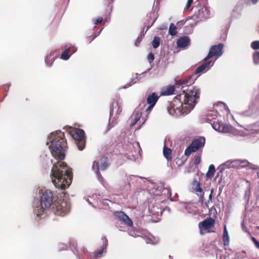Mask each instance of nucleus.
<instances>
[{
  "label": "nucleus",
  "mask_w": 259,
  "mask_h": 259,
  "mask_svg": "<svg viewBox=\"0 0 259 259\" xmlns=\"http://www.w3.org/2000/svg\"><path fill=\"white\" fill-rule=\"evenodd\" d=\"M46 144L52 156L57 160L54 162L51 160L53 164L51 173L52 182L56 188L64 190L70 186L72 179L71 168L62 161L65 158V148L67 145L64 133L61 131L52 132L48 136Z\"/></svg>",
  "instance_id": "f257e3e1"
},
{
  "label": "nucleus",
  "mask_w": 259,
  "mask_h": 259,
  "mask_svg": "<svg viewBox=\"0 0 259 259\" xmlns=\"http://www.w3.org/2000/svg\"><path fill=\"white\" fill-rule=\"evenodd\" d=\"M189 79L176 80V83L182 90V93L176 97L170 106L167 108L169 114L178 117L189 113L195 107L199 99L200 90L197 87L187 89Z\"/></svg>",
  "instance_id": "f03ea898"
},
{
  "label": "nucleus",
  "mask_w": 259,
  "mask_h": 259,
  "mask_svg": "<svg viewBox=\"0 0 259 259\" xmlns=\"http://www.w3.org/2000/svg\"><path fill=\"white\" fill-rule=\"evenodd\" d=\"M53 194L49 190H46L42 194L40 201L34 202L33 207L34 208V213L37 217L42 218L44 215L42 212H44L53 204Z\"/></svg>",
  "instance_id": "7ed1b4c3"
},
{
  "label": "nucleus",
  "mask_w": 259,
  "mask_h": 259,
  "mask_svg": "<svg viewBox=\"0 0 259 259\" xmlns=\"http://www.w3.org/2000/svg\"><path fill=\"white\" fill-rule=\"evenodd\" d=\"M192 9L194 11V14L192 16V18L195 22L190 24L191 28L194 27L198 22L205 20L211 17L209 8L201 4L198 3L193 6Z\"/></svg>",
  "instance_id": "20e7f679"
},
{
  "label": "nucleus",
  "mask_w": 259,
  "mask_h": 259,
  "mask_svg": "<svg viewBox=\"0 0 259 259\" xmlns=\"http://www.w3.org/2000/svg\"><path fill=\"white\" fill-rule=\"evenodd\" d=\"M53 207V211L57 215L64 217L68 214L70 210V203L69 200L63 199L55 203Z\"/></svg>",
  "instance_id": "39448f33"
},
{
  "label": "nucleus",
  "mask_w": 259,
  "mask_h": 259,
  "mask_svg": "<svg viewBox=\"0 0 259 259\" xmlns=\"http://www.w3.org/2000/svg\"><path fill=\"white\" fill-rule=\"evenodd\" d=\"M121 111L122 109L119 105L118 103L113 102L112 103V106L110 107L108 125L105 133L109 131L116 124V120L118 118V115L120 114Z\"/></svg>",
  "instance_id": "423d86ee"
},
{
  "label": "nucleus",
  "mask_w": 259,
  "mask_h": 259,
  "mask_svg": "<svg viewBox=\"0 0 259 259\" xmlns=\"http://www.w3.org/2000/svg\"><path fill=\"white\" fill-rule=\"evenodd\" d=\"M205 143V139L204 137H198L195 138L193 139L189 146L186 149L185 155L187 156H189L192 153L202 148L204 146Z\"/></svg>",
  "instance_id": "0eeeda50"
},
{
  "label": "nucleus",
  "mask_w": 259,
  "mask_h": 259,
  "mask_svg": "<svg viewBox=\"0 0 259 259\" xmlns=\"http://www.w3.org/2000/svg\"><path fill=\"white\" fill-rule=\"evenodd\" d=\"M102 245L101 247V248L96 251L94 253L93 257H92L91 255L90 254H88V252L87 249L83 248L82 249V252L84 254H87V256L88 259H97L98 258H100L102 256V254L103 252H106V249L107 247L108 246V240L107 239L105 236H103L102 237ZM77 252V259H83L80 255L78 253V251L76 250Z\"/></svg>",
  "instance_id": "6e6552de"
},
{
  "label": "nucleus",
  "mask_w": 259,
  "mask_h": 259,
  "mask_svg": "<svg viewBox=\"0 0 259 259\" xmlns=\"http://www.w3.org/2000/svg\"><path fill=\"white\" fill-rule=\"evenodd\" d=\"M70 134L74 140L78 142L77 145L78 149L80 151L82 150L85 147L83 141L84 139V132L83 130L79 128L72 130L70 132Z\"/></svg>",
  "instance_id": "1a4fd4ad"
},
{
  "label": "nucleus",
  "mask_w": 259,
  "mask_h": 259,
  "mask_svg": "<svg viewBox=\"0 0 259 259\" xmlns=\"http://www.w3.org/2000/svg\"><path fill=\"white\" fill-rule=\"evenodd\" d=\"M224 47V45L222 43H220L218 45L212 46L209 49L208 54L203 59V60H208L213 56H215L218 58L221 57L223 54Z\"/></svg>",
  "instance_id": "9d476101"
},
{
  "label": "nucleus",
  "mask_w": 259,
  "mask_h": 259,
  "mask_svg": "<svg viewBox=\"0 0 259 259\" xmlns=\"http://www.w3.org/2000/svg\"><path fill=\"white\" fill-rule=\"evenodd\" d=\"M107 158L104 157L102 159V162L99 166V163L96 161H94L93 163L92 170L94 171L96 176L99 181H102L103 177L101 175L99 171V167L102 170H105L108 167V163L107 162Z\"/></svg>",
  "instance_id": "9b49d317"
},
{
  "label": "nucleus",
  "mask_w": 259,
  "mask_h": 259,
  "mask_svg": "<svg viewBox=\"0 0 259 259\" xmlns=\"http://www.w3.org/2000/svg\"><path fill=\"white\" fill-rule=\"evenodd\" d=\"M240 160L239 159H236L234 160H228L226 162L220 165V168L221 170L219 172H218L215 176V179L217 180L219 178L218 183L219 184H220L222 181V171L224 170L225 169L227 168H230L231 167H234L235 164H240Z\"/></svg>",
  "instance_id": "f8f14e48"
},
{
  "label": "nucleus",
  "mask_w": 259,
  "mask_h": 259,
  "mask_svg": "<svg viewBox=\"0 0 259 259\" xmlns=\"http://www.w3.org/2000/svg\"><path fill=\"white\" fill-rule=\"evenodd\" d=\"M113 215L116 219L119 220L128 227H132L133 225L132 220L121 211H115L113 213Z\"/></svg>",
  "instance_id": "ddd939ff"
},
{
  "label": "nucleus",
  "mask_w": 259,
  "mask_h": 259,
  "mask_svg": "<svg viewBox=\"0 0 259 259\" xmlns=\"http://www.w3.org/2000/svg\"><path fill=\"white\" fill-rule=\"evenodd\" d=\"M214 61L211 60L204 61V62L198 66L195 70V74L203 72L204 70H208L211 66L213 65Z\"/></svg>",
  "instance_id": "4468645a"
},
{
  "label": "nucleus",
  "mask_w": 259,
  "mask_h": 259,
  "mask_svg": "<svg viewBox=\"0 0 259 259\" xmlns=\"http://www.w3.org/2000/svg\"><path fill=\"white\" fill-rule=\"evenodd\" d=\"M142 112L138 109H136L129 118L130 121V126H133L135 125L140 120L142 116Z\"/></svg>",
  "instance_id": "2eb2a0df"
},
{
  "label": "nucleus",
  "mask_w": 259,
  "mask_h": 259,
  "mask_svg": "<svg viewBox=\"0 0 259 259\" xmlns=\"http://www.w3.org/2000/svg\"><path fill=\"white\" fill-rule=\"evenodd\" d=\"M162 193H161V195L164 196L165 197L170 198L171 201H176L177 198L178 196V194H176L174 198H171V189L170 187L167 185L165 184L164 187L162 188Z\"/></svg>",
  "instance_id": "dca6fc26"
},
{
  "label": "nucleus",
  "mask_w": 259,
  "mask_h": 259,
  "mask_svg": "<svg viewBox=\"0 0 259 259\" xmlns=\"http://www.w3.org/2000/svg\"><path fill=\"white\" fill-rule=\"evenodd\" d=\"M190 42V40L188 36H184L179 38L177 41V46L180 48L187 47Z\"/></svg>",
  "instance_id": "f3484780"
},
{
  "label": "nucleus",
  "mask_w": 259,
  "mask_h": 259,
  "mask_svg": "<svg viewBox=\"0 0 259 259\" xmlns=\"http://www.w3.org/2000/svg\"><path fill=\"white\" fill-rule=\"evenodd\" d=\"M57 53V50H54L50 52L45 58V63L47 66L50 67L52 66L56 56L55 54Z\"/></svg>",
  "instance_id": "a211bd4d"
},
{
  "label": "nucleus",
  "mask_w": 259,
  "mask_h": 259,
  "mask_svg": "<svg viewBox=\"0 0 259 259\" xmlns=\"http://www.w3.org/2000/svg\"><path fill=\"white\" fill-rule=\"evenodd\" d=\"M214 223V221L213 219H207L200 222L199 224V227L204 229H208L213 226Z\"/></svg>",
  "instance_id": "6ab92c4d"
},
{
  "label": "nucleus",
  "mask_w": 259,
  "mask_h": 259,
  "mask_svg": "<svg viewBox=\"0 0 259 259\" xmlns=\"http://www.w3.org/2000/svg\"><path fill=\"white\" fill-rule=\"evenodd\" d=\"M159 96L155 92L150 94L147 98V103L148 104L155 105Z\"/></svg>",
  "instance_id": "aec40b11"
},
{
  "label": "nucleus",
  "mask_w": 259,
  "mask_h": 259,
  "mask_svg": "<svg viewBox=\"0 0 259 259\" xmlns=\"http://www.w3.org/2000/svg\"><path fill=\"white\" fill-rule=\"evenodd\" d=\"M129 146L131 147L132 146L135 150L134 152H132V155L133 157V158H130L131 160L136 159V157H138V153L141 150V148L139 142H135L132 144H130Z\"/></svg>",
  "instance_id": "412c9836"
},
{
  "label": "nucleus",
  "mask_w": 259,
  "mask_h": 259,
  "mask_svg": "<svg viewBox=\"0 0 259 259\" xmlns=\"http://www.w3.org/2000/svg\"><path fill=\"white\" fill-rule=\"evenodd\" d=\"M149 211L153 215H158L159 213L160 214V215H161L163 211V210H162L161 208H159L158 205H155L152 207L149 205Z\"/></svg>",
  "instance_id": "4be33fe9"
},
{
  "label": "nucleus",
  "mask_w": 259,
  "mask_h": 259,
  "mask_svg": "<svg viewBox=\"0 0 259 259\" xmlns=\"http://www.w3.org/2000/svg\"><path fill=\"white\" fill-rule=\"evenodd\" d=\"M164 186L165 183L164 182H160L159 186L154 185L153 191L154 194L157 196H161L162 193V188L164 187Z\"/></svg>",
  "instance_id": "5701e85b"
},
{
  "label": "nucleus",
  "mask_w": 259,
  "mask_h": 259,
  "mask_svg": "<svg viewBox=\"0 0 259 259\" xmlns=\"http://www.w3.org/2000/svg\"><path fill=\"white\" fill-rule=\"evenodd\" d=\"M219 113L216 111L212 110L209 111L206 115L207 120L209 122H213L212 119H216Z\"/></svg>",
  "instance_id": "b1692460"
},
{
  "label": "nucleus",
  "mask_w": 259,
  "mask_h": 259,
  "mask_svg": "<svg viewBox=\"0 0 259 259\" xmlns=\"http://www.w3.org/2000/svg\"><path fill=\"white\" fill-rule=\"evenodd\" d=\"M240 164H242V166H248V169H250L252 170H257L259 168V167L257 165L252 164L249 162H248L246 160H240Z\"/></svg>",
  "instance_id": "393cba45"
},
{
  "label": "nucleus",
  "mask_w": 259,
  "mask_h": 259,
  "mask_svg": "<svg viewBox=\"0 0 259 259\" xmlns=\"http://www.w3.org/2000/svg\"><path fill=\"white\" fill-rule=\"evenodd\" d=\"M192 189L196 192L202 193V189L200 186V183L196 180H194L192 183Z\"/></svg>",
  "instance_id": "a878e982"
},
{
  "label": "nucleus",
  "mask_w": 259,
  "mask_h": 259,
  "mask_svg": "<svg viewBox=\"0 0 259 259\" xmlns=\"http://www.w3.org/2000/svg\"><path fill=\"white\" fill-rule=\"evenodd\" d=\"M163 156L167 160H171V150L170 148L167 147L165 145H164L163 147Z\"/></svg>",
  "instance_id": "bb28decb"
},
{
  "label": "nucleus",
  "mask_w": 259,
  "mask_h": 259,
  "mask_svg": "<svg viewBox=\"0 0 259 259\" xmlns=\"http://www.w3.org/2000/svg\"><path fill=\"white\" fill-rule=\"evenodd\" d=\"M210 123L212 127L216 131H218L219 132H220L222 125V122H220L218 120L213 121V122H210Z\"/></svg>",
  "instance_id": "cd10ccee"
},
{
  "label": "nucleus",
  "mask_w": 259,
  "mask_h": 259,
  "mask_svg": "<svg viewBox=\"0 0 259 259\" xmlns=\"http://www.w3.org/2000/svg\"><path fill=\"white\" fill-rule=\"evenodd\" d=\"M70 52V48H67L66 49L61 55L60 58L63 60H68L70 56V55H69Z\"/></svg>",
  "instance_id": "c85d7f7f"
},
{
  "label": "nucleus",
  "mask_w": 259,
  "mask_h": 259,
  "mask_svg": "<svg viewBox=\"0 0 259 259\" xmlns=\"http://www.w3.org/2000/svg\"><path fill=\"white\" fill-rule=\"evenodd\" d=\"M138 73L136 74V75H138ZM139 80V78H138V76H136V77H132L131 79V81L130 83H126L125 85H124V86H123L122 87V88L123 89H126L127 88H128L130 87V86H131L132 85L135 84V83H136L137 82L138 80Z\"/></svg>",
  "instance_id": "c756f323"
},
{
  "label": "nucleus",
  "mask_w": 259,
  "mask_h": 259,
  "mask_svg": "<svg viewBox=\"0 0 259 259\" xmlns=\"http://www.w3.org/2000/svg\"><path fill=\"white\" fill-rule=\"evenodd\" d=\"M215 172V167L213 164L209 165L208 170L206 173V177L208 178H211Z\"/></svg>",
  "instance_id": "7c9ffc66"
},
{
  "label": "nucleus",
  "mask_w": 259,
  "mask_h": 259,
  "mask_svg": "<svg viewBox=\"0 0 259 259\" xmlns=\"http://www.w3.org/2000/svg\"><path fill=\"white\" fill-rule=\"evenodd\" d=\"M177 27L173 23L169 25L168 33L171 36H175L177 34Z\"/></svg>",
  "instance_id": "2f4dec72"
},
{
  "label": "nucleus",
  "mask_w": 259,
  "mask_h": 259,
  "mask_svg": "<svg viewBox=\"0 0 259 259\" xmlns=\"http://www.w3.org/2000/svg\"><path fill=\"white\" fill-rule=\"evenodd\" d=\"M145 35V33L144 32V30H143L142 32H140L139 35H138L137 38L135 40V46L136 47H138L141 42L143 38L144 37Z\"/></svg>",
  "instance_id": "473e14b6"
},
{
  "label": "nucleus",
  "mask_w": 259,
  "mask_h": 259,
  "mask_svg": "<svg viewBox=\"0 0 259 259\" xmlns=\"http://www.w3.org/2000/svg\"><path fill=\"white\" fill-rule=\"evenodd\" d=\"M152 46L154 49L157 48L160 45V38L158 36H154L153 40L151 42Z\"/></svg>",
  "instance_id": "72a5a7b5"
},
{
  "label": "nucleus",
  "mask_w": 259,
  "mask_h": 259,
  "mask_svg": "<svg viewBox=\"0 0 259 259\" xmlns=\"http://www.w3.org/2000/svg\"><path fill=\"white\" fill-rule=\"evenodd\" d=\"M175 88L174 86H169L166 88V91L162 95H171L174 94Z\"/></svg>",
  "instance_id": "f704fd0d"
},
{
  "label": "nucleus",
  "mask_w": 259,
  "mask_h": 259,
  "mask_svg": "<svg viewBox=\"0 0 259 259\" xmlns=\"http://www.w3.org/2000/svg\"><path fill=\"white\" fill-rule=\"evenodd\" d=\"M231 126L229 125L224 124L222 123V128L220 133H229L231 130Z\"/></svg>",
  "instance_id": "c9c22d12"
},
{
  "label": "nucleus",
  "mask_w": 259,
  "mask_h": 259,
  "mask_svg": "<svg viewBox=\"0 0 259 259\" xmlns=\"http://www.w3.org/2000/svg\"><path fill=\"white\" fill-rule=\"evenodd\" d=\"M253 59L254 64H259V52H255L253 55Z\"/></svg>",
  "instance_id": "e433bc0d"
},
{
  "label": "nucleus",
  "mask_w": 259,
  "mask_h": 259,
  "mask_svg": "<svg viewBox=\"0 0 259 259\" xmlns=\"http://www.w3.org/2000/svg\"><path fill=\"white\" fill-rule=\"evenodd\" d=\"M251 47L253 50L259 49V40H255L251 42Z\"/></svg>",
  "instance_id": "4c0bfd02"
},
{
  "label": "nucleus",
  "mask_w": 259,
  "mask_h": 259,
  "mask_svg": "<svg viewBox=\"0 0 259 259\" xmlns=\"http://www.w3.org/2000/svg\"><path fill=\"white\" fill-rule=\"evenodd\" d=\"M143 179V178L142 177H138L137 176H135V175H131V176H129L127 178V181L130 182H132V183L133 182V181L136 180V181H137V179Z\"/></svg>",
  "instance_id": "58836bf2"
},
{
  "label": "nucleus",
  "mask_w": 259,
  "mask_h": 259,
  "mask_svg": "<svg viewBox=\"0 0 259 259\" xmlns=\"http://www.w3.org/2000/svg\"><path fill=\"white\" fill-rule=\"evenodd\" d=\"M223 241L225 246H228L229 244L230 238L229 236H224L223 237Z\"/></svg>",
  "instance_id": "ea45409f"
},
{
  "label": "nucleus",
  "mask_w": 259,
  "mask_h": 259,
  "mask_svg": "<svg viewBox=\"0 0 259 259\" xmlns=\"http://www.w3.org/2000/svg\"><path fill=\"white\" fill-rule=\"evenodd\" d=\"M147 59L150 63L153 62L154 60V55L152 53H149L147 56Z\"/></svg>",
  "instance_id": "a19ab883"
},
{
  "label": "nucleus",
  "mask_w": 259,
  "mask_h": 259,
  "mask_svg": "<svg viewBox=\"0 0 259 259\" xmlns=\"http://www.w3.org/2000/svg\"><path fill=\"white\" fill-rule=\"evenodd\" d=\"M201 161L200 156L199 155H197L194 158V163L195 165H198L200 163Z\"/></svg>",
  "instance_id": "79ce46f5"
},
{
  "label": "nucleus",
  "mask_w": 259,
  "mask_h": 259,
  "mask_svg": "<svg viewBox=\"0 0 259 259\" xmlns=\"http://www.w3.org/2000/svg\"><path fill=\"white\" fill-rule=\"evenodd\" d=\"M251 240L254 243L256 248L259 250V242L254 237H251Z\"/></svg>",
  "instance_id": "37998d69"
},
{
  "label": "nucleus",
  "mask_w": 259,
  "mask_h": 259,
  "mask_svg": "<svg viewBox=\"0 0 259 259\" xmlns=\"http://www.w3.org/2000/svg\"><path fill=\"white\" fill-rule=\"evenodd\" d=\"M103 21V18L101 17H98L97 19L94 20V24H98L101 23Z\"/></svg>",
  "instance_id": "c03bdc74"
},
{
  "label": "nucleus",
  "mask_w": 259,
  "mask_h": 259,
  "mask_svg": "<svg viewBox=\"0 0 259 259\" xmlns=\"http://www.w3.org/2000/svg\"><path fill=\"white\" fill-rule=\"evenodd\" d=\"M193 0H188L187 1V4L186 5V7H185L186 10H188L190 8V7H191V6L193 3Z\"/></svg>",
  "instance_id": "a18cd8bd"
},
{
  "label": "nucleus",
  "mask_w": 259,
  "mask_h": 259,
  "mask_svg": "<svg viewBox=\"0 0 259 259\" xmlns=\"http://www.w3.org/2000/svg\"><path fill=\"white\" fill-rule=\"evenodd\" d=\"M68 48H70V53H71V55H72L74 53H75L77 51V48L74 46H71Z\"/></svg>",
  "instance_id": "49530a36"
},
{
  "label": "nucleus",
  "mask_w": 259,
  "mask_h": 259,
  "mask_svg": "<svg viewBox=\"0 0 259 259\" xmlns=\"http://www.w3.org/2000/svg\"><path fill=\"white\" fill-rule=\"evenodd\" d=\"M204 193L203 191H202V193H200V196H199V202H200L201 203H203L204 201Z\"/></svg>",
  "instance_id": "de8ad7c7"
},
{
  "label": "nucleus",
  "mask_w": 259,
  "mask_h": 259,
  "mask_svg": "<svg viewBox=\"0 0 259 259\" xmlns=\"http://www.w3.org/2000/svg\"><path fill=\"white\" fill-rule=\"evenodd\" d=\"M155 105H152V104H149V106L146 108V111L149 113L151 110L153 108Z\"/></svg>",
  "instance_id": "09e8293b"
},
{
  "label": "nucleus",
  "mask_w": 259,
  "mask_h": 259,
  "mask_svg": "<svg viewBox=\"0 0 259 259\" xmlns=\"http://www.w3.org/2000/svg\"><path fill=\"white\" fill-rule=\"evenodd\" d=\"M212 200V195L211 194H209V197H208V199L207 200V201L205 202V206L207 207V208H208V204L209 203V202L210 201H211Z\"/></svg>",
  "instance_id": "8fccbe9b"
},
{
  "label": "nucleus",
  "mask_w": 259,
  "mask_h": 259,
  "mask_svg": "<svg viewBox=\"0 0 259 259\" xmlns=\"http://www.w3.org/2000/svg\"><path fill=\"white\" fill-rule=\"evenodd\" d=\"M108 202H111V201H109L108 199H104V200H102V201H101V203L103 205L107 206V205H108Z\"/></svg>",
  "instance_id": "3c124183"
},
{
  "label": "nucleus",
  "mask_w": 259,
  "mask_h": 259,
  "mask_svg": "<svg viewBox=\"0 0 259 259\" xmlns=\"http://www.w3.org/2000/svg\"><path fill=\"white\" fill-rule=\"evenodd\" d=\"M59 248L60 250L67 249V245L64 244H60L59 245Z\"/></svg>",
  "instance_id": "603ef678"
},
{
  "label": "nucleus",
  "mask_w": 259,
  "mask_h": 259,
  "mask_svg": "<svg viewBox=\"0 0 259 259\" xmlns=\"http://www.w3.org/2000/svg\"><path fill=\"white\" fill-rule=\"evenodd\" d=\"M185 22L184 20L180 21L177 23V25L178 27L182 26Z\"/></svg>",
  "instance_id": "864d4df0"
},
{
  "label": "nucleus",
  "mask_w": 259,
  "mask_h": 259,
  "mask_svg": "<svg viewBox=\"0 0 259 259\" xmlns=\"http://www.w3.org/2000/svg\"><path fill=\"white\" fill-rule=\"evenodd\" d=\"M156 20V18H155L154 20L153 21V22L151 23V24L150 25H148L147 27V29L145 31V32H144L145 33L146 32V31L153 25V24L154 23V22H155Z\"/></svg>",
  "instance_id": "5fc2aeb1"
},
{
  "label": "nucleus",
  "mask_w": 259,
  "mask_h": 259,
  "mask_svg": "<svg viewBox=\"0 0 259 259\" xmlns=\"http://www.w3.org/2000/svg\"><path fill=\"white\" fill-rule=\"evenodd\" d=\"M156 20V18H155L154 20L153 21V22L151 23V24L150 25H148L147 27V29L145 31V32H144L145 33L146 32V31L153 25V24L154 23V22H155Z\"/></svg>",
  "instance_id": "6e6d98bb"
},
{
  "label": "nucleus",
  "mask_w": 259,
  "mask_h": 259,
  "mask_svg": "<svg viewBox=\"0 0 259 259\" xmlns=\"http://www.w3.org/2000/svg\"><path fill=\"white\" fill-rule=\"evenodd\" d=\"M223 235L224 236H229L228 232L227 231V227H226V225L224 227Z\"/></svg>",
  "instance_id": "4d7b16f0"
},
{
  "label": "nucleus",
  "mask_w": 259,
  "mask_h": 259,
  "mask_svg": "<svg viewBox=\"0 0 259 259\" xmlns=\"http://www.w3.org/2000/svg\"><path fill=\"white\" fill-rule=\"evenodd\" d=\"M224 188V185H221L219 187V194H218V196H220L221 194V193L222 192V190H223V189Z\"/></svg>",
  "instance_id": "13d9d810"
},
{
  "label": "nucleus",
  "mask_w": 259,
  "mask_h": 259,
  "mask_svg": "<svg viewBox=\"0 0 259 259\" xmlns=\"http://www.w3.org/2000/svg\"><path fill=\"white\" fill-rule=\"evenodd\" d=\"M249 1H250L251 3V4L254 5H256L259 0H248Z\"/></svg>",
  "instance_id": "bf43d9fd"
},
{
  "label": "nucleus",
  "mask_w": 259,
  "mask_h": 259,
  "mask_svg": "<svg viewBox=\"0 0 259 259\" xmlns=\"http://www.w3.org/2000/svg\"><path fill=\"white\" fill-rule=\"evenodd\" d=\"M10 87V84H7L6 85H4L3 87H4V88H5V87H7L8 88V90H6V91L8 92Z\"/></svg>",
  "instance_id": "052dcab7"
},
{
  "label": "nucleus",
  "mask_w": 259,
  "mask_h": 259,
  "mask_svg": "<svg viewBox=\"0 0 259 259\" xmlns=\"http://www.w3.org/2000/svg\"><path fill=\"white\" fill-rule=\"evenodd\" d=\"M87 201L88 202V203H89L90 204H91V205L93 207H94V208H97V207H96V206H95V205H94L92 204V202H91L90 201V200H89V199H88L87 200Z\"/></svg>",
  "instance_id": "680f3d73"
},
{
  "label": "nucleus",
  "mask_w": 259,
  "mask_h": 259,
  "mask_svg": "<svg viewBox=\"0 0 259 259\" xmlns=\"http://www.w3.org/2000/svg\"><path fill=\"white\" fill-rule=\"evenodd\" d=\"M220 104H222V105H223L224 106H226V105L224 103H223V102H219L218 104H217L216 105H217V106H218L219 105H220Z\"/></svg>",
  "instance_id": "e2e57ef3"
},
{
  "label": "nucleus",
  "mask_w": 259,
  "mask_h": 259,
  "mask_svg": "<svg viewBox=\"0 0 259 259\" xmlns=\"http://www.w3.org/2000/svg\"><path fill=\"white\" fill-rule=\"evenodd\" d=\"M150 241H151L150 239H147L146 240V242H147V243L153 244V242H151Z\"/></svg>",
  "instance_id": "0e129e2a"
},
{
  "label": "nucleus",
  "mask_w": 259,
  "mask_h": 259,
  "mask_svg": "<svg viewBox=\"0 0 259 259\" xmlns=\"http://www.w3.org/2000/svg\"><path fill=\"white\" fill-rule=\"evenodd\" d=\"M154 16H155V13H151L150 14V15H149L150 17H154Z\"/></svg>",
  "instance_id": "69168bd1"
},
{
  "label": "nucleus",
  "mask_w": 259,
  "mask_h": 259,
  "mask_svg": "<svg viewBox=\"0 0 259 259\" xmlns=\"http://www.w3.org/2000/svg\"><path fill=\"white\" fill-rule=\"evenodd\" d=\"M149 69H147L146 71L145 72H143V73H142L141 74H140V75H143L145 73H146L148 71H149Z\"/></svg>",
  "instance_id": "338daca9"
},
{
  "label": "nucleus",
  "mask_w": 259,
  "mask_h": 259,
  "mask_svg": "<svg viewBox=\"0 0 259 259\" xmlns=\"http://www.w3.org/2000/svg\"><path fill=\"white\" fill-rule=\"evenodd\" d=\"M164 210H167L168 211H170V208L169 207H166Z\"/></svg>",
  "instance_id": "774afa93"
}]
</instances>
